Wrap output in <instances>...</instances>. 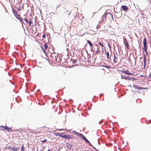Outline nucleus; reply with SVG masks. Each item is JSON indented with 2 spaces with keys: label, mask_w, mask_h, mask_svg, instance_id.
I'll return each mask as SVG.
<instances>
[{
  "label": "nucleus",
  "mask_w": 151,
  "mask_h": 151,
  "mask_svg": "<svg viewBox=\"0 0 151 151\" xmlns=\"http://www.w3.org/2000/svg\"><path fill=\"white\" fill-rule=\"evenodd\" d=\"M25 150L24 147V145H22L21 148V151H24Z\"/></svg>",
  "instance_id": "19"
},
{
  "label": "nucleus",
  "mask_w": 151,
  "mask_h": 151,
  "mask_svg": "<svg viewBox=\"0 0 151 151\" xmlns=\"http://www.w3.org/2000/svg\"><path fill=\"white\" fill-rule=\"evenodd\" d=\"M77 62V60L76 59L73 60V63H75Z\"/></svg>",
  "instance_id": "26"
},
{
  "label": "nucleus",
  "mask_w": 151,
  "mask_h": 151,
  "mask_svg": "<svg viewBox=\"0 0 151 151\" xmlns=\"http://www.w3.org/2000/svg\"><path fill=\"white\" fill-rule=\"evenodd\" d=\"M12 12L13 14H14L15 17H16L17 15L18 14V12L17 11L15 10L14 9H12Z\"/></svg>",
  "instance_id": "15"
},
{
  "label": "nucleus",
  "mask_w": 151,
  "mask_h": 151,
  "mask_svg": "<svg viewBox=\"0 0 151 151\" xmlns=\"http://www.w3.org/2000/svg\"><path fill=\"white\" fill-rule=\"evenodd\" d=\"M129 60H130V61L131 62H132V61H131V59H130V58H129Z\"/></svg>",
  "instance_id": "31"
},
{
  "label": "nucleus",
  "mask_w": 151,
  "mask_h": 151,
  "mask_svg": "<svg viewBox=\"0 0 151 151\" xmlns=\"http://www.w3.org/2000/svg\"><path fill=\"white\" fill-rule=\"evenodd\" d=\"M124 45L125 46V47H127V48H126V49L127 50H128L129 47V45L128 42L127 41H126L125 42Z\"/></svg>",
  "instance_id": "16"
},
{
  "label": "nucleus",
  "mask_w": 151,
  "mask_h": 151,
  "mask_svg": "<svg viewBox=\"0 0 151 151\" xmlns=\"http://www.w3.org/2000/svg\"><path fill=\"white\" fill-rule=\"evenodd\" d=\"M133 87L135 89H137L139 90H142L145 89V88H143V87H139L138 86H137L135 84H133Z\"/></svg>",
  "instance_id": "6"
},
{
  "label": "nucleus",
  "mask_w": 151,
  "mask_h": 151,
  "mask_svg": "<svg viewBox=\"0 0 151 151\" xmlns=\"http://www.w3.org/2000/svg\"><path fill=\"white\" fill-rule=\"evenodd\" d=\"M99 44L100 45H101V46L102 47H104V46L102 44H101V42H99Z\"/></svg>",
  "instance_id": "24"
},
{
  "label": "nucleus",
  "mask_w": 151,
  "mask_h": 151,
  "mask_svg": "<svg viewBox=\"0 0 151 151\" xmlns=\"http://www.w3.org/2000/svg\"><path fill=\"white\" fill-rule=\"evenodd\" d=\"M121 8L123 11L126 12H127L129 9L128 7L125 5H122L121 6Z\"/></svg>",
  "instance_id": "7"
},
{
  "label": "nucleus",
  "mask_w": 151,
  "mask_h": 151,
  "mask_svg": "<svg viewBox=\"0 0 151 151\" xmlns=\"http://www.w3.org/2000/svg\"><path fill=\"white\" fill-rule=\"evenodd\" d=\"M63 133H60L58 134V135L59 136L63 138H65L66 139H71L73 137L71 136H70L69 135H67L66 134L63 135Z\"/></svg>",
  "instance_id": "3"
},
{
  "label": "nucleus",
  "mask_w": 151,
  "mask_h": 151,
  "mask_svg": "<svg viewBox=\"0 0 151 151\" xmlns=\"http://www.w3.org/2000/svg\"><path fill=\"white\" fill-rule=\"evenodd\" d=\"M17 9L18 11L19 12L21 10L20 8L19 7H18L17 8Z\"/></svg>",
  "instance_id": "25"
},
{
  "label": "nucleus",
  "mask_w": 151,
  "mask_h": 151,
  "mask_svg": "<svg viewBox=\"0 0 151 151\" xmlns=\"http://www.w3.org/2000/svg\"><path fill=\"white\" fill-rule=\"evenodd\" d=\"M87 42L89 45L91 47L93 46V45L91 43L90 41L88 40H87Z\"/></svg>",
  "instance_id": "18"
},
{
  "label": "nucleus",
  "mask_w": 151,
  "mask_h": 151,
  "mask_svg": "<svg viewBox=\"0 0 151 151\" xmlns=\"http://www.w3.org/2000/svg\"><path fill=\"white\" fill-rule=\"evenodd\" d=\"M24 20L25 21V22L27 23L28 22V19H27V18H25L24 19Z\"/></svg>",
  "instance_id": "23"
},
{
  "label": "nucleus",
  "mask_w": 151,
  "mask_h": 151,
  "mask_svg": "<svg viewBox=\"0 0 151 151\" xmlns=\"http://www.w3.org/2000/svg\"><path fill=\"white\" fill-rule=\"evenodd\" d=\"M146 56L145 55H144L143 56V61H144V68H145L146 65Z\"/></svg>",
  "instance_id": "13"
},
{
  "label": "nucleus",
  "mask_w": 151,
  "mask_h": 151,
  "mask_svg": "<svg viewBox=\"0 0 151 151\" xmlns=\"http://www.w3.org/2000/svg\"><path fill=\"white\" fill-rule=\"evenodd\" d=\"M132 56L133 57V59L134 60V61H135V64H136V59L137 57L136 56V58H135L134 56V54H132Z\"/></svg>",
  "instance_id": "21"
},
{
  "label": "nucleus",
  "mask_w": 151,
  "mask_h": 151,
  "mask_svg": "<svg viewBox=\"0 0 151 151\" xmlns=\"http://www.w3.org/2000/svg\"><path fill=\"white\" fill-rule=\"evenodd\" d=\"M149 77H151V74L149 75Z\"/></svg>",
  "instance_id": "32"
},
{
  "label": "nucleus",
  "mask_w": 151,
  "mask_h": 151,
  "mask_svg": "<svg viewBox=\"0 0 151 151\" xmlns=\"http://www.w3.org/2000/svg\"><path fill=\"white\" fill-rule=\"evenodd\" d=\"M106 53L107 58L108 59H110V60H111V57L112 54V53H111L110 57L109 56V54L108 52H107Z\"/></svg>",
  "instance_id": "14"
},
{
  "label": "nucleus",
  "mask_w": 151,
  "mask_h": 151,
  "mask_svg": "<svg viewBox=\"0 0 151 151\" xmlns=\"http://www.w3.org/2000/svg\"><path fill=\"white\" fill-rule=\"evenodd\" d=\"M72 132L73 133V134L76 135L77 136H78V134L79 133L78 132L75 131H72Z\"/></svg>",
  "instance_id": "20"
},
{
  "label": "nucleus",
  "mask_w": 151,
  "mask_h": 151,
  "mask_svg": "<svg viewBox=\"0 0 151 151\" xmlns=\"http://www.w3.org/2000/svg\"><path fill=\"white\" fill-rule=\"evenodd\" d=\"M3 128L5 130H7L8 132H11L12 131V129L9 127L6 126H1L0 128Z\"/></svg>",
  "instance_id": "5"
},
{
  "label": "nucleus",
  "mask_w": 151,
  "mask_h": 151,
  "mask_svg": "<svg viewBox=\"0 0 151 151\" xmlns=\"http://www.w3.org/2000/svg\"><path fill=\"white\" fill-rule=\"evenodd\" d=\"M108 46L109 47V49L110 50H111V47L110 46V45L109 44V43H108Z\"/></svg>",
  "instance_id": "27"
},
{
  "label": "nucleus",
  "mask_w": 151,
  "mask_h": 151,
  "mask_svg": "<svg viewBox=\"0 0 151 151\" xmlns=\"http://www.w3.org/2000/svg\"><path fill=\"white\" fill-rule=\"evenodd\" d=\"M47 141V140L46 139H45L44 140H43L42 141V143H44V142H46Z\"/></svg>",
  "instance_id": "28"
},
{
  "label": "nucleus",
  "mask_w": 151,
  "mask_h": 151,
  "mask_svg": "<svg viewBox=\"0 0 151 151\" xmlns=\"http://www.w3.org/2000/svg\"><path fill=\"white\" fill-rule=\"evenodd\" d=\"M78 136L80 137V138H82V139L84 140V141L86 142H87L88 143H90V142L89 141H88L86 138L83 135V134L80 133H79L78 134Z\"/></svg>",
  "instance_id": "4"
},
{
  "label": "nucleus",
  "mask_w": 151,
  "mask_h": 151,
  "mask_svg": "<svg viewBox=\"0 0 151 151\" xmlns=\"http://www.w3.org/2000/svg\"><path fill=\"white\" fill-rule=\"evenodd\" d=\"M15 17L17 19L19 20L21 22H23V20L20 15L18 14L16 17Z\"/></svg>",
  "instance_id": "10"
},
{
  "label": "nucleus",
  "mask_w": 151,
  "mask_h": 151,
  "mask_svg": "<svg viewBox=\"0 0 151 151\" xmlns=\"http://www.w3.org/2000/svg\"><path fill=\"white\" fill-rule=\"evenodd\" d=\"M32 21L31 20H30L29 21V22L28 23L29 24V25L31 27V24L32 23Z\"/></svg>",
  "instance_id": "22"
},
{
  "label": "nucleus",
  "mask_w": 151,
  "mask_h": 151,
  "mask_svg": "<svg viewBox=\"0 0 151 151\" xmlns=\"http://www.w3.org/2000/svg\"><path fill=\"white\" fill-rule=\"evenodd\" d=\"M121 71L124 74L128 75H132L133 74V73H129V71L128 70H122Z\"/></svg>",
  "instance_id": "8"
},
{
  "label": "nucleus",
  "mask_w": 151,
  "mask_h": 151,
  "mask_svg": "<svg viewBox=\"0 0 151 151\" xmlns=\"http://www.w3.org/2000/svg\"><path fill=\"white\" fill-rule=\"evenodd\" d=\"M109 17L110 19H111V18L113 19V15L110 13H108L104 14L102 16L101 22H104L106 20V17Z\"/></svg>",
  "instance_id": "1"
},
{
  "label": "nucleus",
  "mask_w": 151,
  "mask_h": 151,
  "mask_svg": "<svg viewBox=\"0 0 151 151\" xmlns=\"http://www.w3.org/2000/svg\"><path fill=\"white\" fill-rule=\"evenodd\" d=\"M100 52V51L99 50H98L96 51V53H99Z\"/></svg>",
  "instance_id": "30"
},
{
  "label": "nucleus",
  "mask_w": 151,
  "mask_h": 151,
  "mask_svg": "<svg viewBox=\"0 0 151 151\" xmlns=\"http://www.w3.org/2000/svg\"><path fill=\"white\" fill-rule=\"evenodd\" d=\"M147 41L146 38H144V40L143 41V44L144 45V47L143 48V50L144 52H145L146 55H147L148 52L147 51Z\"/></svg>",
  "instance_id": "2"
},
{
  "label": "nucleus",
  "mask_w": 151,
  "mask_h": 151,
  "mask_svg": "<svg viewBox=\"0 0 151 151\" xmlns=\"http://www.w3.org/2000/svg\"><path fill=\"white\" fill-rule=\"evenodd\" d=\"M12 150H13V151H17L19 150V148L18 147H13L12 148Z\"/></svg>",
  "instance_id": "17"
},
{
  "label": "nucleus",
  "mask_w": 151,
  "mask_h": 151,
  "mask_svg": "<svg viewBox=\"0 0 151 151\" xmlns=\"http://www.w3.org/2000/svg\"><path fill=\"white\" fill-rule=\"evenodd\" d=\"M47 151H51V150L50 149H49Z\"/></svg>",
  "instance_id": "33"
},
{
  "label": "nucleus",
  "mask_w": 151,
  "mask_h": 151,
  "mask_svg": "<svg viewBox=\"0 0 151 151\" xmlns=\"http://www.w3.org/2000/svg\"><path fill=\"white\" fill-rule=\"evenodd\" d=\"M142 57H140V59H142Z\"/></svg>",
  "instance_id": "34"
},
{
  "label": "nucleus",
  "mask_w": 151,
  "mask_h": 151,
  "mask_svg": "<svg viewBox=\"0 0 151 151\" xmlns=\"http://www.w3.org/2000/svg\"><path fill=\"white\" fill-rule=\"evenodd\" d=\"M113 62L114 63H118L117 58L116 57L115 54H114Z\"/></svg>",
  "instance_id": "12"
},
{
  "label": "nucleus",
  "mask_w": 151,
  "mask_h": 151,
  "mask_svg": "<svg viewBox=\"0 0 151 151\" xmlns=\"http://www.w3.org/2000/svg\"><path fill=\"white\" fill-rule=\"evenodd\" d=\"M121 78L122 79H124L126 80H131V77H128L126 76H123L121 75Z\"/></svg>",
  "instance_id": "11"
},
{
  "label": "nucleus",
  "mask_w": 151,
  "mask_h": 151,
  "mask_svg": "<svg viewBox=\"0 0 151 151\" xmlns=\"http://www.w3.org/2000/svg\"><path fill=\"white\" fill-rule=\"evenodd\" d=\"M40 151H42V150H41Z\"/></svg>",
  "instance_id": "35"
},
{
  "label": "nucleus",
  "mask_w": 151,
  "mask_h": 151,
  "mask_svg": "<svg viewBox=\"0 0 151 151\" xmlns=\"http://www.w3.org/2000/svg\"><path fill=\"white\" fill-rule=\"evenodd\" d=\"M45 36H46L45 34H44V35H43L42 36V37H43L44 39H45Z\"/></svg>",
  "instance_id": "29"
},
{
  "label": "nucleus",
  "mask_w": 151,
  "mask_h": 151,
  "mask_svg": "<svg viewBox=\"0 0 151 151\" xmlns=\"http://www.w3.org/2000/svg\"><path fill=\"white\" fill-rule=\"evenodd\" d=\"M41 47L42 48V49L43 50V51L44 52L45 54H46V52H45L46 50H47V49L48 48V45L46 43H45V44H44V49H43L42 47L41 46Z\"/></svg>",
  "instance_id": "9"
}]
</instances>
